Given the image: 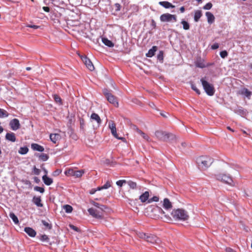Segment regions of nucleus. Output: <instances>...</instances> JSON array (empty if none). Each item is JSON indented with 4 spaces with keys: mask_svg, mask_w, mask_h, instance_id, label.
<instances>
[{
    "mask_svg": "<svg viewBox=\"0 0 252 252\" xmlns=\"http://www.w3.org/2000/svg\"><path fill=\"white\" fill-rule=\"evenodd\" d=\"M171 215L176 220L185 221L189 218V215L187 211L183 209L173 210Z\"/></svg>",
    "mask_w": 252,
    "mask_h": 252,
    "instance_id": "obj_1",
    "label": "nucleus"
},
{
    "mask_svg": "<svg viewBox=\"0 0 252 252\" xmlns=\"http://www.w3.org/2000/svg\"><path fill=\"white\" fill-rule=\"evenodd\" d=\"M155 135L159 140L167 141H171L175 139V135L165 131L158 130L155 132Z\"/></svg>",
    "mask_w": 252,
    "mask_h": 252,
    "instance_id": "obj_2",
    "label": "nucleus"
},
{
    "mask_svg": "<svg viewBox=\"0 0 252 252\" xmlns=\"http://www.w3.org/2000/svg\"><path fill=\"white\" fill-rule=\"evenodd\" d=\"M198 166L202 169H205L213 163V159L209 157H200L197 159Z\"/></svg>",
    "mask_w": 252,
    "mask_h": 252,
    "instance_id": "obj_3",
    "label": "nucleus"
},
{
    "mask_svg": "<svg viewBox=\"0 0 252 252\" xmlns=\"http://www.w3.org/2000/svg\"><path fill=\"white\" fill-rule=\"evenodd\" d=\"M138 236L140 238L143 239L151 244H158L160 242V240L158 238L153 234L140 232L138 234Z\"/></svg>",
    "mask_w": 252,
    "mask_h": 252,
    "instance_id": "obj_4",
    "label": "nucleus"
},
{
    "mask_svg": "<svg viewBox=\"0 0 252 252\" xmlns=\"http://www.w3.org/2000/svg\"><path fill=\"white\" fill-rule=\"evenodd\" d=\"M200 81L206 94L210 96L213 95L215 93V89L213 86L209 83L203 78H202Z\"/></svg>",
    "mask_w": 252,
    "mask_h": 252,
    "instance_id": "obj_5",
    "label": "nucleus"
},
{
    "mask_svg": "<svg viewBox=\"0 0 252 252\" xmlns=\"http://www.w3.org/2000/svg\"><path fill=\"white\" fill-rule=\"evenodd\" d=\"M103 93L107 100L114 106L118 107L119 103L117 98L113 95L109 90L104 89L103 91Z\"/></svg>",
    "mask_w": 252,
    "mask_h": 252,
    "instance_id": "obj_6",
    "label": "nucleus"
},
{
    "mask_svg": "<svg viewBox=\"0 0 252 252\" xmlns=\"http://www.w3.org/2000/svg\"><path fill=\"white\" fill-rule=\"evenodd\" d=\"M84 170H74L72 168H69L64 171V174L67 176H74L75 178H80L84 174Z\"/></svg>",
    "mask_w": 252,
    "mask_h": 252,
    "instance_id": "obj_7",
    "label": "nucleus"
},
{
    "mask_svg": "<svg viewBox=\"0 0 252 252\" xmlns=\"http://www.w3.org/2000/svg\"><path fill=\"white\" fill-rule=\"evenodd\" d=\"M217 180L224 183L233 186V180L230 176L226 174H219L215 175Z\"/></svg>",
    "mask_w": 252,
    "mask_h": 252,
    "instance_id": "obj_8",
    "label": "nucleus"
},
{
    "mask_svg": "<svg viewBox=\"0 0 252 252\" xmlns=\"http://www.w3.org/2000/svg\"><path fill=\"white\" fill-rule=\"evenodd\" d=\"M159 19L161 22H175L177 20L176 15L168 13L161 14Z\"/></svg>",
    "mask_w": 252,
    "mask_h": 252,
    "instance_id": "obj_9",
    "label": "nucleus"
},
{
    "mask_svg": "<svg viewBox=\"0 0 252 252\" xmlns=\"http://www.w3.org/2000/svg\"><path fill=\"white\" fill-rule=\"evenodd\" d=\"M90 215L93 216L94 218L98 219H101L103 218L102 213H100L97 210L94 208H91L88 210Z\"/></svg>",
    "mask_w": 252,
    "mask_h": 252,
    "instance_id": "obj_10",
    "label": "nucleus"
},
{
    "mask_svg": "<svg viewBox=\"0 0 252 252\" xmlns=\"http://www.w3.org/2000/svg\"><path fill=\"white\" fill-rule=\"evenodd\" d=\"M82 61L84 63L86 67L90 70L93 71L94 69V67L91 61V60L88 59L87 57L84 56L81 58Z\"/></svg>",
    "mask_w": 252,
    "mask_h": 252,
    "instance_id": "obj_11",
    "label": "nucleus"
},
{
    "mask_svg": "<svg viewBox=\"0 0 252 252\" xmlns=\"http://www.w3.org/2000/svg\"><path fill=\"white\" fill-rule=\"evenodd\" d=\"M9 126L13 130H17L20 127V122L17 119H13L10 121Z\"/></svg>",
    "mask_w": 252,
    "mask_h": 252,
    "instance_id": "obj_12",
    "label": "nucleus"
},
{
    "mask_svg": "<svg viewBox=\"0 0 252 252\" xmlns=\"http://www.w3.org/2000/svg\"><path fill=\"white\" fill-rule=\"evenodd\" d=\"M109 127L111 130L112 134L116 138L118 139H122L123 138L119 137L117 133L116 127L115 123L111 121L109 123Z\"/></svg>",
    "mask_w": 252,
    "mask_h": 252,
    "instance_id": "obj_13",
    "label": "nucleus"
},
{
    "mask_svg": "<svg viewBox=\"0 0 252 252\" xmlns=\"http://www.w3.org/2000/svg\"><path fill=\"white\" fill-rule=\"evenodd\" d=\"M162 206L166 210L171 209L172 208V203L168 198L164 199Z\"/></svg>",
    "mask_w": 252,
    "mask_h": 252,
    "instance_id": "obj_14",
    "label": "nucleus"
},
{
    "mask_svg": "<svg viewBox=\"0 0 252 252\" xmlns=\"http://www.w3.org/2000/svg\"><path fill=\"white\" fill-rule=\"evenodd\" d=\"M25 232L30 237H34L36 234V231L31 227H26L24 229Z\"/></svg>",
    "mask_w": 252,
    "mask_h": 252,
    "instance_id": "obj_15",
    "label": "nucleus"
},
{
    "mask_svg": "<svg viewBox=\"0 0 252 252\" xmlns=\"http://www.w3.org/2000/svg\"><path fill=\"white\" fill-rule=\"evenodd\" d=\"M91 119L92 120L96 121L98 126H99L101 124L102 121L100 117L96 113H93L91 116Z\"/></svg>",
    "mask_w": 252,
    "mask_h": 252,
    "instance_id": "obj_16",
    "label": "nucleus"
},
{
    "mask_svg": "<svg viewBox=\"0 0 252 252\" xmlns=\"http://www.w3.org/2000/svg\"><path fill=\"white\" fill-rule=\"evenodd\" d=\"M159 4L165 8H174L175 6L167 1H161L158 2Z\"/></svg>",
    "mask_w": 252,
    "mask_h": 252,
    "instance_id": "obj_17",
    "label": "nucleus"
},
{
    "mask_svg": "<svg viewBox=\"0 0 252 252\" xmlns=\"http://www.w3.org/2000/svg\"><path fill=\"white\" fill-rule=\"evenodd\" d=\"M149 197V192L147 191L144 192L139 196V199L142 203L145 202L146 201H148Z\"/></svg>",
    "mask_w": 252,
    "mask_h": 252,
    "instance_id": "obj_18",
    "label": "nucleus"
},
{
    "mask_svg": "<svg viewBox=\"0 0 252 252\" xmlns=\"http://www.w3.org/2000/svg\"><path fill=\"white\" fill-rule=\"evenodd\" d=\"M31 148L34 151H36L38 152H43L44 151V148L43 146L36 144V143H33L31 145Z\"/></svg>",
    "mask_w": 252,
    "mask_h": 252,
    "instance_id": "obj_19",
    "label": "nucleus"
},
{
    "mask_svg": "<svg viewBox=\"0 0 252 252\" xmlns=\"http://www.w3.org/2000/svg\"><path fill=\"white\" fill-rule=\"evenodd\" d=\"M205 15L207 18V21L209 24H211L215 21V17L210 12H206Z\"/></svg>",
    "mask_w": 252,
    "mask_h": 252,
    "instance_id": "obj_20",
    "label": "nucleus"
},
{
    "mask_svg": "<svg viewBox=\"0 0 252 252\" xmlns=\"http://www.w3.org/2000/svg\"><path fill=\"white\" fill-rule=\"evenodd\" d=\"M5 138L6 140L13 142L16 141V137L15 134L13 132L7 133L5 135Z\"/></svg>",
    "mask_w": 252,
    "mask_h": 252,
    "instance_id": "obj_21",
    "label": "nucleus"
},
{
    "mask_svg": "<svg viewBox=\"0 0 252 252\" xmlns=\"http://www.w3.org/2000/svg\"><path fill=\"white\" fill-rule=\"evenodd\" d=\"M42 180L44 183L47 186H50L53 183L52 179L48 177L46 175L43 176Z\"/></svg>",
    "mask_w": 252,
    "mask_h": 252,
    "instance_id": "obj_22",
    "label": "nucleus"
},
{
    "mask_svg": "<svg viewBox=\"0 0 252 252\" xmlns=\"http://www.w3.org/2000/svg\"><path fill=\"white\" fill-rule=\"evenodd\" d=\"M41 200L40 197L34 196L32 199L33 203L35 204L37 207H41L43 204L41 203Z\"/></svg>",
    "mask_w": 252,
    "mask_h": 252,
    "instance_id": "obj_23",
    "label": "nucleus"
},
{
    "mask_svg": "<svg viewBox=\"0 0 252 252\" xmlns=\"http://www.w3.org/2000/svg\"><path fill=\"white\" fill-rule=\"evenodd\" d=\"M157 50V47L156 46H154L152 47L151 49H150L148 53L146 54V56L147 57H153L156 52V51Z\"/></svg>",
    "mask_w": 252,
    "mask_h": 252,
    "instance_id": "obj_24",
    "label": "nucleus"
},
{
    "mask_svg": "<svg viewBox=\"0 0 252 252\" xmlns=\"http://www.w3.org/2000/svg\"><path fill=\"white\" fill-rule=\"evenodd\" d=\"M35 156L38 157L39 158V159L43 161H47L49 158L48 155L44 153H42L41 154H35Z\"/></svg>",
    "mask_w": 252,
    "mask_h": 252,
    "instance_id": "obj_25",
    "label": "nucleus"
},
{
    "mask_svg": "<svg viewBox=\"0 0 252 252\" xmlns=\"http://www.w3.org/2000/svg\"><path fill=\"white\" fill-rule=\"evenodd\" d=\"M102 42L104 45L109 47H112L114 46L113 42L107 38H102Z\"/></svg>",
    "mask_w": 252,
    "mask_h": 252,
    "instance_id": "obj_26",
    "label": "nucleus"
},
{
    "mask_svg": "<svg viewBox=\"0 0 252 252\" xmlns=\"http://www.w3.org/2000/svg\"><path fill=\"white\" fill-rule=\"evenodd\" d=\"M202 12L201 10H197L195 11L194 15V20L197 22L199 21L200 17L202 16Z\"/></svg>",
    "mask_w": 252,
    "mask_h": 252,
    "instance_id": "obj_27",
    "label": "nucleus"
},
{
    "mask_svg": "<svg viewBox=\"0 0 252 252\" xmlns=\"http://www.w3.org/2000/svg\"><path fill=\"white\" fill-rule=\"evenodd\" d=\"M60 137V135L59 134H51L50 135V138L54 143H56Z\"/></svg>",
    "mask_w": 252,
    "mask_h": 252,
    "instance_id": "obj_28",
    "label": "nucleus"
},
{
    "mask_svg": "<svg viewBox=\"0 0 252 252\" xmlns=\"http://www.w3.org/2000/svg\"><path fill=\"white\" fill-rule=\"evenodd\" d=\"M242 94H244L248 99H250L252 92L249 91L247 89L244 88L242 90Z\"/></svg>",
    "mask_w": 252,
    "mask_h": 252,
    "instance_id": "obj_29",
    "label": "nucleus"
},
{
    "mask_svg": "<svg viewBox=\"0 0 252 252\" xmlns=\"http://www.w3.org/2000/svg\"><path fill=\"white\" fill-rule=\"evenodd\" d=\"M136 131L138 134L141 135L144 139L146 140L147 141H149L150 137L147 134H146L145 133L142 131L141 130H140L138 128H136Z\"/></svg>",
    "mask_w": 252,
    "mask_h": 252,
    "instance_id": "obj_30",
    "label": "nucleus"
},
{
    "mask_svg": "<svg viewBox=\"0 0 252 252\" xmlns=\"http://www.w3.org/2000/svg\"><path fill=\"white\" fill-rule=\"evenodd\" d=\"M181 23L183 25V28L184 30H189V29L190 25H189V23L188 22H187L185 20L183 19L181 21Z\"/></svg>",
    "mask_w": 252,
    "mask_h": 252,
    "instance_id": "obj_31",
    "label": "nucleus"
},
{
    "mask_svg": "<svg viewBox=\"0 0 252 252\" xmlns=\"http://www.w3.org/2000/svg\"><path fill=\"white\" fill-rule=\"evenodd\" d=\"M9 217L12 220L13 222L15 224H18L19 223V220L17 216L13 213V212H11L9 213Z\"/></svg>",
    "mask_w": 252,
    "mask_h": 252,
    "instance_id": "obj_32",
    "label": "nucleus"
},
{
    "mask_svg": "<svg viewBox=\"0 0 252 252\" xmlns=\"http://www.w3.org/2000/svg\"><path fill=\"white\" fill-rule=\"evenodd\" d=\"M126 183L128 184L130 188L131 189H136L137 188V184L134 182H133L132 181H128L126 182Z\"/></svg>",
    "mask_w": 252,
    "mask_h": 252,
    "instance_id": "obj_33",
    "label": "nucleus"
},
{
    "mask_svg": "<svg viewBox=\"0 0 252 252\" xmlns=\"http://www.w3.org/2000/svg\"><path fill=\"white\" fill-rule=\"evenodd\" d=\"M111 187V184L109 181H107L103 186L97 187V190L107 189Z\"/></svg>",
    "mask_w": 252,
    "mask_h": 252,
    "instance_id": "obj_34",
    "label": "nucleus"
},
{
    "mask_svg": "<svg viewBox=\"0 0 252 252\" xmlns=\"http://www.w3.org/2000/svg\"><path fill=\"white\" fill-rule=\"evenodd\" d=\"M8 112L0 108V118H5L8 116Z\"/></svg>",
    "mask_w": 252,
    "mask_h": 252,
    "instance_id": "obj_35",
    "label": "nucleus"
},
{
    "mask_svg": "<svg viewBox=\"0 0 252 252\" xmlns=\"http://www.w3.org/2000/svg\"><path fill=\"white\" fill-rule=\"evenodd\" d=\"M29 151V149L27 147H21L19 150V153L21 155L26 154Z\"/></svg>",
    "mask_w": 252,
    "mask_h": 252,
    "instance_id": "obj_36",
    "label": "nucleus"
},
{
    "mask_svg": "<svg viewBox=\"0 0 252 252\" xmlns=\"http://www.w3.org/2000/svg\"><path fill=\"white\" fill-rule=\"evenodd\" d=\"M63 209L67 213H70L72 211V207L69 205H65L63 206Z\"/></svg>",
    "mask_w": 252,
    "mask_h": 252,
    "instance_id": "obj_37",
    "label": "nucleus"
},
{
    "mask_svg": "<svg viewBox=\"0 0 252 252\" xmlns=\"http://www.w3.org/2000/svg\"><path fill=\"white\" fill-rule=\"evenodd\" d=\"M52 2L56 6H59L64 3V0H52Z\"/></svg>",
    "mask_w": 252,
    "mask_h": 252,
    "instance_id": "obj_38",
    "label": "nucleus"
},
{
    "mask_svg": "<svg viewBox=\"0 0 252 252\" xmlns=\"http://www.w3.org/2000/svg\"><path fill=\"white\" fill-rule=\"evenodd\" d=\"M54 100L57 102L59 103L60 104H62V99L57 94H54L53 95Z\"/></svg>",
    "mask_w": 252,
    "mask_h": 252,
    "instance_id": "obj_39",
    "label": "nucleus"
},
{
    "mask_svg": "<svg viewBox=\"0 0 252 252\" xmlns=\"http://www.w3.org/2000/svg\"><path fill=\"white\" fill-rule=\"evenodd\" d=\"M43 225L45 226L47 228L49 229H51L52 228V224L51 223H48V222L46 221L45 220H42L41 221Z\"/></svg>",
    "mask_w": 252,
    "mask_h": 252,
    "instance_id": "obj_40",
    "label": "nucleus"
},
{
    "mask_svg": "<svg viewBox=\"0 0 252 252\" xmlns=\"http://www.w3.org/2000/svg\"><path fill=\"white\" fill-rule=\"evenodd\" d=\"M157 59L160 62H162L163 60V51H160L157 56Z\"/></svg>",
    "mask_w": 252,
    "mask_h": 252,
    "instance_id": "obj_41",
    "label": "nucleus"
},
{
    "mask_svg": "<svg viewBox=\"0 0 252 252\" xmlns=\"http://www.w3.org/2000/svg\"><path fill=\"white\" fill-rule=\"evenodd\" d=\"M34 190L36 191H39L41 193H43L45 191L44 189L43 188L38 186L35 187L34 188Z\"/></svg>",
    "mask_w": 252,
    "mask_h": 252,
    "instance_id": "obj_42",
    "label": "nucleus"
},
{
    "mask_svg": "<svg viewBox=\"0 0 252 252\" xmlns=\"http://www.w3.org/2000/svg\"><path fill=\"white\" fill-rule=\"evenodd\" d=\"M40 240L42 241L49 242V238L48 236L45 234L41 236Z\"/></svg>",
    "mask_w": 252,
    "mask_h": 252,
    "instance_id": "obj_43",
    "label": "nucleus"
},
{
    "mask_svg": "<svg viewBox=\"0 0 252 252\" xmlns=\"http://www.w3.org/2000/svg\"><path fill=\"white\" fill-rule=\"evenodd\" d=\"M158 200H159V198H158V197H157V196H154V197L150 198L148 200V203H151L152 202H154H154H157V201H158Z\"/></svg>",
    "mask_w": 252,
    "mask_h": 252,
    "instance_id": "obj_44",
    "label": "nucleus"
},
{
    "mask_svg": "<svg viewBox=\"0 0 252 252\" xmlns=\"http://www.w3.org/2000/svg\"><path fill=\"white\" fill-rule=\"evenodd\" d=\"M126 181L125 180H119L116 182V184L118 186L121 187L124 183H126Z\"/></svg>",
    "mask_w": 252,
    "mask_h": 252,
    "instance_id": "obj_45",
    "label": "nucleus"
},
{
    "mask_svg": "<svg viewBox=\"0 0 252 252\" xmlns=\"http://www.w3.org/2000/svg\"><path fill=\"white\" fill-rule=\"evenodd\" d=\"M212 7V4L211 2L206 3L204 6L203 9L205 10H209Z\"/></svg>",
    "mask_w": 252,
    "mask_h": 252,
    "instance_id": "obj_46",
    "label": "nucleus"
},
{
    "mask_svg": "<svg viewBox=\"0 0 252 252\" xmlns=\"http://www.w3.org/2000/svg\"><path fill=\"white\" fill-rule=\"evenodd\" d=\"M220 56L222 58H223V59H224V58H226V57L227 56V55H228V53H227V51H225V50H224V51H221V52H220Z\"/></svg>",
    "mask_w": 252,
    "mask_h": 252,
    "instance_id": "obj_47",
    "label": "nucleus"
},
{
    "mask_svg": "<svg viewBox=\"0 0 252 252\" xmlns=\"http://www.w3.org/2000/svg\"><path fill=\"white\" fill-rule=\"evenodd\" d=\"M191 89L194 90L197 94H200V91L197 88L196 86L194 84H191Z\"/></svg>",
    "mask_w": 252,
    "mask_h": 252,
    "instance_id": "obj_48",
    "label": "nucleus"
},
{
    "mask_svg": "<svg viewBox=\"0 0 252 252\" xmlns=\"http://www.w3.org/2000/svg\"><path fill=\"white\" fill-rule=\"evenodd\" d=\"M195 65L197 67H198L200 68H204L205 67V65L204 64V63L202 62H197L196 63Z\"/></svg>",
    "mask_w": 252,
    "mask_h": 252,
    "instance_id": "obj_49",
    "label": "nucleus"
},
{
    "mask_svg": "<svg viewBox=\"0 0 252 252\" xmlns=\"http://www.w3.org/2000/svg\"><path fill=\"white\" fill-rule=\"evenodd\" d=\"M33 171L34 174L36 175H38L40 172V170L37 168L35 166L34 167Z\"/></svg>",
    "mask_w": 252,
    "mask_h": 252,
    "instance_id": "obj_50",
    "label": "nucleus"
},
{
    "mask_svg": "<svg viewBox=\"0 0 252 252\" xmlns=\"http://www.w3.org/2000/svg\"><path fill=\"white\" fill-rule=\"evenodd\" d=\"M61 170L57 169L53 173V175L54 176H57L61 174Z\"/></svg>",
    "mask_w": 252,
    "mask_h": 252,
    "instance_id": "obj_51",
    "label": "nucleus"
},
{
    "mask_svg": "<svg viewBox=\"0 0 252 252\" xmlns=\"http://www.w3.org/2000/svg\"><path fill=\"white\" fill-rule=\"evenodd\" d=\"M219 47V45L217 43H215L214 44H213L211 46V49L213 50H215L218 49Z\"/></svg>",
    "mask_w": 252,
    "mask_h": 252,
    "instance_id": "obj_52",
    "label": "nucleus"
},
{
    "mask_svg": "<svg viewBox=\"0 0 252 252\" xmlns=\"http://www.w3.org/2000/svg\"><path fill=\"white\" fill-rule=\"evenodd\" d=\"M115 7L116 8V10L117 11H120L121 10V5L118 3H116L115 4Z\"/></svg>",
    "mask_w": 252,
    "mask_h": 252,
    "instance_id": "obj_53",
    "label": "nucleus"
},
{
    "mask_svg": "<svg viewBox=\"0 0 252 252\" xmlns=\"http://www.w3.org/2000/svg\"><path fill=\"white\" fill-rule=\"evenodd\" d=\"M151 25L153 29H155L156 28V23L154 19L151 20Z\"/></svg>",
    "mask_w": 252,
    "mask_h": 252,
    "instance_id": "obj_54",
    "label": "nucleus"
},
{
    "mask_svg": "<svg viewBox=\"0 0 252 252\" xmlns=\"http://www.w3.org/2000/svg\"><path fill=\"white\" fill-rule=\"evenodd\" d=\"M92 204L98 208H99V207H100V204L94 201H93L92 202Z\"/></svg>",
    "mask_w": 252,
    "mask_h": 252,
    "instance_id": "obj_55",
    "label": "nucleus"
},
{
    "mask_svg": "<svg viewBox=\"0 0 252 252\" xmlns=\"http://www.w3.org/2000/svg\"><path fill=\"white\" fill-rule=\"evenodd\" d=\"M80 127L81 128H83V126L85 125L84 120L83 119H80Z\"/></svg>",
    "mask_w": 252,
    "mask_h": 252,
    "instance_id": "obj_56",
    "label": "nucleus"
},
{
    "mask_svg": "<svg viewBox=\"0 0 252 252\" xmlns=\"http://www.w3.org/2000/svg\"><path fill=\"white\" fill-rule=\"evenodd\" d=\"M28 27H29V28H33L34 29H38L39 26H36V25H29L27 26Z\"/></svg>",
    "mask_w": 252,
    "mask_h": 252,
    "instance_id": "obj_57",
    "label": "nucleus"
},
{
    "mask_svg": "<svg viewBox=\"0 0 252 252\" xmlns=\"http://www.w3.org/2000/svg\"><path fill=\"white\" fill-rule=\"evenodd\" d=\"M69 226L72 229H73L76 231H79V229L77 227H76L75 226H74L73 225L70 224V225H69Z\"/></svg>",
    "mask_w": 252,
    "mask_h": 252,
    "instance_id": "obj_58",
    "label": "nucleus"
},
{
    "mask_svg": "<svg viewBox=\"0 0 252 252\" xmlns=\"http://www.w3.org/2000/svg\"><path fill=\"white\" fill-rule=\"evenodd\" d=\"M97 189H92L91 190H90V193L91 194H93L94 193H95V192L97 191Z\"/></svg>",
    "mask_w": 252,
    "mask_h": 252,
    "instance_id": "obj_59",
    "label": "nucleus"
},
{
    "mask_svg": "<svg viewBox=\"0 0 252 252\" xmlns=\"http://www.w3.org/2000/svg\"><path fill=\"white\" fill-rule=\"evenodd\" d=\"M226 252H236L235 250H233L232 249H231L230 248H226Z\"/></svg>",
    "mask_w": 252,
    "mask_h": 252,
    "instance_id": "obj_60",
    "label": "nucleus"
},
{
    "mask_svg": "<svg viewBox=\"0 0 252 252\" xmlns=\"http://www.w3.org/2000/svg\"><path fill=\"white\" fill-rule=\"evenodd\" d=\"M33 179H34V181L36 183H39V182H40V179L38 177H34Z\"/></svg>",
    "mask_w": 252,
    "mask_h": 252,
    "instance_id": "obj_61",
    "label": "nucleus"
},
{
    "mask_svg": "<svg viewBox=\"0 0 252 252\" xmlns=\"http://www.w3.org/2000/svg\"><path fill=\"white\" fill-rule=\"evenodd\" d=\"M43 9L45 11V12H49L50 11V8L49 7H47V6H44L43 7Z\"/></svg>",
    "mask_w": 252,
    "mask_h": 252,
    "instance_id": "obj_62",
    "label": "nucleus"
},
{
    "mask_svg": "<svg viewBox=\"0 0 252 252\" xmlns=\"http://www.w3.org/2000/svg\"><path fill=\"white\" fill-rule=\"evenodd\" d=\"M106 208V207L103 205L100 204V207H99V209H100L101 211H104V209Z\"/></svg>",
    "mask_w": 252,
    "mask_h": 252,
    "instance_id": "obj_63",
    "label": "nucleus"
},
{
    "mask_svg": "<svg viewBox=\"0 0 252 252\" xmlns=\"http://www.w3.org/2000/svg\"><path fill=\"white\" fill-rule=\"evenodd\" d=\"M180 12L181 13H184L185 12V10L184 6L181 7L180 8Z\"/></svg>",
    "mask_w": 252,
    "mask_h": 252,
    "instance_id": "obj_64",
    "label": "nucleus"
}]
</instances>
